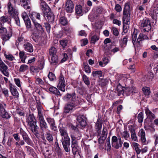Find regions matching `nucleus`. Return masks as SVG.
<instances>
[{
  "label": "nucleus",
  "instance_id": "f257e3e1",
  "mask_svg": "<svg viewBox=\"0 0 158 158\" xmlns=\"http://www.w3.org/2000/svg\"><path fill=\"white\" fill-rule=\"evenodd\" d=\"M64 99L67 101H69L64 107V113H69L73 110L77 105V102L76 99L75 93H73L71 94H67L64 97Z\"/></svg>",
  "mask_w": 158,
  "mask_h": 158
},
{
  "label": "nucleus",
  "instance_id": "f03ea898",
  "mask_svg": "<svg viewBox=\"0 0 158 158\" xmlns=\"http://www.w3.org/2000/svg\"><path fill=\"white\" fill-rule=\"evenodd\" d=\"M32 22L34 27L31 29V37L34 41L38 42L39 37L38 34L43 31V28L41 24L38 23L36 20H35L33 19Z\"/></svg>",
  "mask_w": 158,
  "mask_h": 158
},
{
  "label": "nucleus",
  "instance_id": "7ed1b4c3",
  "mask_svg": "<svg viewBox=\"0 0 158 158\" xmlns=\"http://www.w3.org/2000/svg\"><path fill=\"white\" fill-rule=\"evenodd\" d=\"M123 19L124 25L123 27V32L122 34L123 35V32L126 33L127 32V29L125 28V24L128 25L130 20V11L129 3H125L123 11Z\"/></svg>",
  "mask_w": 158,
  "mask_h": 158
},
{
  "label": "nucleus",
  "instance_id": "20e7f679",
  "mask_svg": "<svg viewBox=\"0 0 158 158\" xmlns=\"http://www.w3.org/2000/svg\"><path fill=\"white\" fill-rule=\"evenodd\" d=\"M138 33V30L135 29L132 35V43L135 48L141 45V42L145 39H146L148 38L146 35L140 34L137 40Z\"/></svg>",
  "mask_w": 158,
  "mask_h": 158
},
{
  "label": "nucleus",
  "instance_id": "39448f33",
  "mask_svg": "<svg viewBox=\"0 0 158 158\" xmlns=\"http://www.w3.org/2000/svg\"><path fill=\"white\" fill-rule=\"evenodd\" d=\"M117 90L118 93V95L120 96L121 94L124 96H128L131 94L135 92L136 90V88L133 86L129 87H127L123 89L121 85H118L117 87Z\"/></svg>",
  "mask_w": 158,
  "mask_h": 158
},
{
  "label": "nucleus",
  "instance_id": "423d86ee",
  "mask_svg": "<svg viewBox=\"0 0 158 158\" xmlns=\"http://www.w3.org/2000/svg\"><path fill=\"white\" fill-rule=\"evenodd\" d=\"M40 6L44 14V16L46 17L48 19L53 18L52 13L51 10L46 3L43 0H40Z\"/></svg>",
  "mask_w": 158,
  "mask_h": 158
},
{
  "label": "nucleus",
  "instance_id": "0eeeda50",
  "mask_svg": "<svg viewBox=\"0 0 158 158\" xmlns=\"http://www.w3.org/2000/svg\"><path fill=\"white\" fill-rule=\"evenodd\" d=\"M71 128L73 130V131L70 135L71 142H77V141L81 139V135L78 128L76 127L71 125Z\"/></svg>",
  "mask_w": 158,
  "mask_h": 158
},
{
  "label": "nucleus",
  "instance_id": "6e6552de",
  "mask_svg": "<svg viewBox=\"0 0 158 158\" xmlns=\"http://www.w3.org/2000/svg\"><path fill=\"white\" fill-rule=\"evenodd\" d=\"M11 2H13L11 1L8 3L7 9L8 12L11 17L18 15L19 13L17 9L14 6Z\"/></svg>",
  "mask_w": 158,
  "mask_h": 158
},
{
  "label": "nucleus",
  "instance_id": "1a4fd4ad",
  "mask_svg": "<svg viewBox=\"0 0 158 158\" xmlns=\"http://www.w3.org/2000/svg\"><path fill=\"white\" fill-rule=\"evenodd\" d=\"M139 25L141 27L144 28V30L146 31H149L152 28L149 19L146 18L141 20L139 23Z\"/></svg>",
  "mask_w": 158,
  "mask_h": 158
},
{
  "label": "nucleus",
  "instance_id": "9d476101",
  "mask_svg": "<svg viewBox=\"0 0 158 158\" xmlns=\"http://www.w3.org/2000/svg\"><path fill=\"white\" fill-rule=\"evenodd\" d=\"M122 141L120 137L117 138L115 136H114L112 138V146L116 149H118L122 147Z\"/></svg>",
  "mask_w": 158,
  "mask_h": 158
},
{
  "label": "nucleus",
  "instance_id": "9b49d317",
  "mask_svg": "<svg viewBox=\"0 0 158 158\" xmlns=\"http://www.w3.org/2000/svg\"><path fill=\"white\" fill-rule=\"evenodd\" d=\"M65 82L64 77L61 74L59 78L57 87L61 91L64 92L65 91Z\"/></svg>",
  "mask_w": 158,
  "mask_h": 158
},
{
  "label": "nucleus",
  "instance_id": "f8f14e48",
  "mask_svg": "<svg viewBox=\"0 0 158 158\" xmlns=\"http://www.w3.org/2000/svg\"><path fill=\"white\" fill-rule=\"evenodd\" d=\"M9 88L12 95L14 96L15 98H18L19 97V94L16 86L11 83H10Z\"/></svg>",
  "mask_w": 158,
  "mask_h": 158
},
{
  "label": "nucleus",
  "instance_id": "ddd939ff",
  "mask_svg": "<svg viewBox=\"0 0 158 158\" xmlns=\"http://www.w3.org/2000/svg\"><path fill=\"white\" fill-rule=\"evenodd\" d=\"M20 134L22 136L23 139L28 145H31L32 141L28 137L27 133L22 128H20L19 131Z\"/></svg>",
  "mask_w": 158,
  "mask_h": 158
},
{
  "label": "nucleus",
  "instance_id": "4468645a",
  "mask_svg": "<svg viewBox=\"0 0 158 158\" xmlns=\"http://www.w3.org/2000/svg\"><path fill=\"white\" fill-rule=\"evenodd\" d=\"M61 141L62 143L63 148L66 152H69L70 151L69 146L70 144V139H61Z\"/></svg>",
  "mask_w": 158,
  "mask_h": 158
},
{
  "label": "nucleus",
  "instance_id": "2eb2a0df",
  "mask_svg": "<svg viewBox=\"0 0 158 158\" xmlns=\"http://www.w3.org/2000/svg\"><path fill=\"white\" fill-rule=\"evenodd\" d=\"M59 131L62 137V139H70L67 132L66 128L63 127L62 125H60L59 126Z\"/></svg>",
  "mask_w": 158,
  "mask_h": 158
},
{
  "label": "nucleus",
  "instance_id": "dca6fc26",
  "mask_svg": "<svg viewBox=\"0 0 158 158\" xmlns=\"http://www.w3.org/2000/svg\"><path fill=\"white\" fill-rule=\"evenodd\" d=\"M107 134L106 127H103L102 135L98 139V142L100 144H102L103 143L107 137Z\"/></svg>",
  "mask_w": 158,
  "mask_h": 158
},
{
  "label": "nucleus",
  "instance_id": "f3484780",
  "mask_svg": "<svg viewBox=\"0 0 158 158\" xmlns=\"http://www.w3.org/2000/svg\"><path fill=\"white\" fill-rule=\"evenodd\" d=\"M8 69V66L4 62L0 64V71L7 77H9V76Z\"/></svg>",
  "mask_w": 158,
  "mask_h": 158
},
{
  "label": "nucleus",
  "instance_id": "a211bd4d",
  "mask_svg": "<svg viewBox=\"0 0 158 158\" xmlns=\"http://www.w3.org/2000/svg\"><path fill=\"white\" fill-rule=\"evenodd\" d=\"M66 10L69 13L73 12L74 8V5L71 0H68L66 1L65 5Z\"/></svg>",
  "mask_w": 158,
  "mask_h": 158
},
{
  "label": "nucleus",
  "instance_id": "6ab92c4d",
  "mask_svg": "<svg viewBox=\"0 0 158 158\" xmlns=\"http://www.w3.org/2000/svg\"><path fill=\"white\" fill-rule=\"evenodd\" d=\"M23 47L26 51L29 52L33 51V48L32 44L27 41L24 42Z\"/></svg>",
  "mask_w": 158,
  "mask_h": 158
},
{
  "label": "nucleus",
  "instance_id": "aec40b11",
  "mask_svg": "<svg viewBox=\"0 0 158 158\" xmlns=\"http://www.w3.org/2000/svg\"><path fill=\"white\" fill-rule=\"evenodd\" d=\"M102 126V123L101 120L98 118L96 124L95 129L98 136H99L101 134Z\"/></svg>",
  "mask_w": 158,
  "mask_h": 158
},
{
  "label": "nucleus",
  "instance_id": "412c9836",
  "mask_svg": "<svg viewBox=\"0 0 158 158\" xmlns=\"http://www.w3.org/2000/svg\"><path fill=\"white\" fill-rule=\"evenodd\" d=\"M86 118L83 115H80L77 117V120L80 125L82 127H85L86 124Z\"/></svg>",
  "mask_w": 158,
  "mask_h": 158
},
{
  "label": "nucleus",
  "instance_id": "4be33fe9",
  "mask_svg": "<svg viewBox=\"0 0 158 158\" xmlns=\"http://www.w3.org/2000/svg\"><path fill=\"white\" fill-rule=\"evenodd\" d=\"M15 152V158H24V154L23 151L20 150L15 148L14 150Z\"/></svg>",
  "mask_w": 158,
  "mask_h": 158
},
{
  "label": "nucleus",
  "instance_id": "5701e85b",
  "mask_svg": "<svg viewBox=\"0 0 158 158\" xmlns=\"http://www.w3.org/2000/svg\"><path fill=\"white\" fill-rule=\"evenodd\" d=\"M138 135L140 137L141 142L143 144H145L146 142L145 133L143 129H141L138 133Z\"/></svg>",
  "mask_w": 158,
  "mask_h": 158
},
{
  "label": "nucleus",
  "instance_id": "b1692460",
  "mask_svg": "<svg viewBox=\"0 0 158 158\" xmlns=\"http://www.w3.org/2000/svg\"><path fill=\"white\" fill-rule=\"evenodd\" d=\"M26 122L27 123L28 125L32 124H36V120L35 119L34 116L33 115L30 114L26 119Z\"/></svg>",
  "mask_w": 158,
  "mask_h": 158
},
{
  "label": "nucleus",
  "instance_id": "393cba45",
  "mask_svg": "<svg viewBox=\"0 0 158 158\" xmlns=\"http://www.w3.org/2000/svg\"><path fill=\"white\" fill-rule=\"evenodd\" d=\"M46 119L48 122L50 124L51 129L55 131L56 130L57 128L55 125L54 119L50 118H47Z\"/></svg>",
  "mask_w": 158,
  "mask_h": 158
},
{
  "label": "nucleus",
  "instance_id": "a878e982",
  "mask_svg": "<svg viewBox=\"0 0 158 158\" xmlns=\"http://www.w3.org/2000/svg\"><path fill=\"white\" fill-rule=\"evenodd\" d=\"M71 147L72 152L73 155H76L77 152H78L79 149L78 142H71Z\"/></svg>",
  "mask_w": 158,
  "mask_h": 158
},
{
  "label": "nucleus",
  "instance_id": "bb28decb",
  "mask_svg": "<svg viewBox=\"0 0 158 158\" xmlns=\"http://www.w3.org/2000/svg\"><path fill=\"white\" fill-rule=\"evenodd\" d=\"M12 35V32L10 31H8L6 33L2 35V38L3 40L6 41L9 40Z\"/></svg>",
  "mask_w": 158,
  "mask_h": 158
},
{
  "label": "nucleus",
  "instance_id": "cd10ccee",
  "mask_svg": "<svg viewBox=\"0 0 158 158\" xmlns=\"http://www.w3.org/2000/svg\"><path fill=\"white\" fill-rule=\"evenodd\" d=\"M40 123V127L41 129H46L47 127V125L45 122L44 117H41L39 118Z\"/></svg>",
  "mask_w": 158,
  "mask_h": 158
},
{
  "label": "nucleus",
  "instance_id": "c85d7f7f",
  "mask_svg": "<svg viewBox=\"0 0 158 158\" xmlns=\"http://www.w3.org/2000/svg\"><path fill=\"white\" fill-rule=\"evenodd\" d=\"M30 16L32 21L33 19L35 20H36L35 18L38 20L40 19V14L38 13L33 12L30 14Z\"/></svg>",
  "mask_w": 158,
  "mask_h": 158
},
{
  "label": "nucleus",
  "instance_id": "c756f323",
  "mask_svg": "<svg viewBox=\"0 0 158 158\" xmlns=\"http://www.w3.org/2000/svg\"><path fill=\"white\" fill-rule=\"evenodd\" d=\"M128 37L125 36L120 40V46L121 48H124L126 46L127 42Z\"/></svg>",
  "mask_w": 158,
  "mask_h": 158
},
{
  "label": "nucleus",
  "instance_id": "7c9ffc66",
  "mask_svg": "<svg viewBox=\"0 0 158 158\" xmlns=\"http://www.w3.org/2000/svg\"><path fill=\"white\" fill-rule=\"evenodd\" d=\"M29 128L34 134L38 133L37 129L38 127L36 125V124H33L29 125Z\"/></svg>",
  "mask_w": 158,
  "mask_h": 158
},
{
  "label": "nucleus",
  "instance_id": "2f4dec72",
  "mask_svg": "<svg viewBox=\"0 0 158 158\" xmlns=\"http://www.w3.org/2000/svg\"><path fill=\"white\" fill-rule=\"evenodd\" d=\"M19 54L20 59L22 62L23 63H25V60L26 59L27 56L25 55L24 52L22 51H20Z\"/></svg>",
  "mask_w": 158,
  "mask_h": 158
},
{
  "label": "nucleus",
  "instance_id": "473e14b6",
  "mask_svg": "<svg viewBox=\"0 0 158 158\" xmlns=\"http://www.w3.org/2000/svg\"><path fill=\"white\" fill-rule=\"evenodd\" d=\"M24 23L26 25L27 30L28 31H30L31 32V29L33 28V27H32V25L31 21L29 19L24 21Z\"/></svg>",
  "mask_w": 158,
  "mask_h": 158
},
{
  "label": "nucleus",
  "instance_id": "72a5a7b5",
  "mask_svg": "<svg viewBox=\"0 0 158 158\" xmlns=\"http://www.w3.org/2000/svg\"><path fill=\"white\" fill-rule=\"evenodd\" d=\"M4 55L6 58L10 61H13L15 59L14 56L9 52H5L4 53Z\"/></svg>",
  "mask_w": 158,
  "mask_h": 158
},
{
  "label": "nucleus",
  "instance_id": "f704fd0d",
  "mask_svg": "<svg viewBox=\"0 0 158 158\" xmlns=\"http://www.w3.org/2000/svg\"><path fill=\"white\" fill-rule=\"evenodd\" d=\"M145 113L147 116L151 119L155 118V115L153 114L148 108H146L145 110Z\"/></svg>",
  "mask_w": 158,
  "mask_h": 158
},
{
  "label": "nucleus",
  "instance_id": "c9c22d12",
  "mask_svg": "<svg viewBox=\"0 0 158 158\" xmlns=\"http://www.w3.org/2000/svg\"><path fill=\"white\" fill-rule=\"evenodd\" d=\"M50 62L51 65H56L58 62V59L57 55L52 56Z\"/></svg>",
  "mask_w": 158,
  "mask_h": 158
},
{
  "label": "nucleus",
  "instance_id": "e433bc0d",
  "mask_svg": "<svg viewBox=\"0 0 158 158\" xmlns=\"http://www.w3.org/2000/svg\"><path fill=\"white\" fill-rule=\"evenodd\" d=\"M131 133V137L132 140L134 141H137V137L135 133V130L134 129L130 130Z\"/></svg>",
  "mask_w": 158,
  "mask_h": 158
},
{
  "label": "nucleus",
  "instance_id": "4c0bfd02",
  "mask_svg": "<svg viewBox=\"0 0 158 158\" xmlns=\"http://www.w3.org/2000/svg\"><path fill=\"white\" fill-rule=\"evenodd\" d=\"M28 69L29 67L27 65L23 64L20 66L19 71L20 72H24L28 70Z\"/></svg>",
  "mask_w": 158,
  "mask_h": 158
},
{
  "label": "nucleus",
  "instance_id": "58836bf2",
  "mask_svg": "<svg viewBox=\"0 0 158 158\" xmlns=\"http://www.w3.org/2000/svg\"><path fill=\"white\" fill-rule=\"evenodd\" d=\"M94 77H102V72L101 71H94L92 73Z\"/></svg>",
  "mask_w": 158,
  "mask_h": 158
},
{
  "label": "nucleus",
  "instance_id": "ea45409f",
  "mask_svg": "<svg viewBox=\"0 0 158 158\" xmlns=\"http://www.w3.org/2000/svg\"><path fill=\"white\" fill-rule=\"evenodd\" d=\"M133 145L137 154H139L141 152V150L139 148L140 145L136 143H133Z\"/></svg>",
  "mask_w": 158,
  "mask_h": 158
},
{
  "label": "nucleus",
  "instance_id": "a19ab883",
  "mask_svg": "<svg viewBox=\"0 0 158 158\" xmlns=\"http://www.w3.org/2000/svg\"><path fill=\"white\" fill-rule=\"evenodd\" d=\"M122 138H124L126 140H127L130 137V134L127 130H125L121 133Z\"/></svg>",
  "mask_w": 158,
  "mask_h": 158
},
{
  "label": "nucleus",
  "instance_id": "79ce46f5",
  "mask_svg": "<svg viewBox=\"0 0 158 158\" xmlns=\"http://www.w3.org/2000/svg\"><path fill=\"white\" fill-rule=\"evenodd\" d=\"M142 90L144 94L145 95H149L150 94V90L148 87H144L143 88Z\"/></svg>",
  "mask_w": 158,
  "mask_h": 158
},
{
  "label": "nucleus",
  "instance_id": "37998d69",
  "mask_svg": "<svg viewBox=\"0 0 158 158\" xmlns=\"http://www.w3.org/2000/svg\"><path fill=\"white\" fill-rule=\"evenodd\" d=\"M26 148L27 153L28 155H33L34 153V149L31 147L28 146L25 147Z\"/></svg>",
  "mask_w": 158,
  "mask_h": 158
},
{
  "label": "nucleus",
  "instance_id": "c03bdc74",
  "mask_svg": "<svg viewBox=\"0 0 158 158\" xmlns=\"http://www.w3.org/2000/svg\"><path fill=\"white\" fill-rule=\"evenodd\" d=\"M8 21V17L3 16L0 18V25L2 26L5 23Z\"/></svg>",
  "mask_w": 158,
  "mask_h": 158
},
{
  "label": "nucleus",
  "instance_id": "a18cd8bd",
  "mask_svg": "<svg viewBox=\"0 0 158 158\" xmlns=\"http://www.w3.org/2000/svg\"><path fill=\"white\" fill-rule=\"evenodd\" d=\"M0 116H1L2 118L6 119L9 118L10 117V115L6 111V110H5L3 112H2V114H0Z\"/></svg>",
  "mask_w": 158,
  "mask_h": 158
},
{
  "label": "nucleus",
  "instance_id": "49530a36",
  "mask_svg": "<svg viewBox=\"0 0 158 158\" xmlns=\"http://www.w3.org/2000/svg\"><path fill=\"white\" fill-rule=\"evenodd\" d=\"M43 108L40 105H38L37 107L38 114L39 118L41 117H43V115L42 113V110Z\"/></svg>",
  "mask_w": 158,
  "mask_h": 158
},
{
  "label": "nucleus",
  "instance_id": "de8ad7c7",
  "mask_svg": "<svg viewBox=\"0 0 158 158\" xmlns=\"http://www.w3.org/2000/svg\"><path fill=\"white\" fill-rule=\"evenodd\" d=\"M21 5L23 6L24 8H26V6L30 4V0H20Z\"/></svg>",
  "mask_w": 158,
  "mask_h": 158
},
{
  "label": "nucleus",
  "instance_id": "09e8293b",
  "mask_svg": "<svg viewBox=\"0 0 158 158\" xmlns=\"http://www.w3.org/2000/svg\"><path fill=\"white\" fill-rule=\"evenodd\" d=\"M127 75H119L118 77V81H122L124 82L127 81Z\"/></svg>",
  "mask_w": 158,
  "mask_h": 158
},
{
  "label": "nucleus",
  "instance_id": "8fccbe9b",
  "mask_svg": "<svg viewBox=\"0 0 158 158\" xmlns=\"http://www.w3.org/2000/svg\"><path fill=\"white\" fill-rule=\"evenodd\" d=\"M76 11L78 15H81L82 13V6L80 5L77 6L76 7Z\"/></svg>",
  "mask_w": 158,
  "mask_h": 158
},
{
  "label": "nucleus",
  "instance_id": "3c124183",
  "mask_svg": "<svg viewBox=\"0 0 158 158\" xmlns=\"http://www.w3.org/2000/svg\"><path fill=\"white\" fill-rule=\"evenodd\" d=\"M19 142L17 141L15 143V145H16V147L17 148H19L21 147V146L25 144V142L24 140H20Z\"/></svg>",
  "mask_w": 158,
  "mask_h": 158
},
{
  "label": "nucleus",
  "instance_id": "603ef678",
  "mask_svg": "<svg viewBox=\"0 0 158 158\" xmlns=\"http://www.w3.org/2000/svg\"><path fill=\"white\" fill-rule=\"evenodd\" d=\"M68 41L67 40H62L60 41V44L63 48H64L67 45Z\"/></svg>",
  "mask_w": 158,
  "mask_h": 158
},
{
  "label": "nucleus",
  "instance_id": "864d4df0",
  "mask_svg": "<svg viewBox=\"0 0 158 158\" xmlns=\"http://www.w3.org/2000/svg\"><path fill=\"white\" fill-rule=\"evenodd\" d=\"M56 49L54 47H52L49 50V53L52 56H56Z\"/></svg>",
  "mask_w": 158,
  "mask_h": 158
},
{
  "label": "nucleus",
  "instance_id": "5fc2aeb1",
  "mask_svg": "<svg viewBox=\"0 0 158 158\" xmlns=\"http://www.w3.org/2000/svg\"><path fill=\"white\" fill-rule=\"evenodd\" d=\"M6 107V104L4 102H1L0 103V114L3 112L5 110V109Z\"/></svg>",
  "mask_w": 158,
  "mask_h": 158
},
{
  "label": "nucleus",
  "instance_id": "6e6d98bb",
  "mask_svg": "<svg viewBox=\"0 0 158 158\" xmlns=\"http://www.w3.org/2000/svg\"><path fill=\"white\" fill-rule=\"evenodd\" d=\"M48 77L50 81H53L56 79L55 74L52 72H50Z\"/></svg>",
  "mask_w": 158,
  "mask_h": 158
},
{
  "label": "nucleus",
  "instance_id": "4d7b16f0",
  "mask_svg": "<svg viewBox=\"0 0 158 158\" xmlns=\"http://www.w3.org/2000/svg\"><path fill=\"white\" fill-rule=\"evenodd\" d=\"M14 81L15 85L21 89V84L22 82L20 81L19 79L17 78H15L14 79Z\"/></svg>",
  "mask_w": 158,
  "mask_h": 158
},
{
  "label": "nucleus",
  "instance_id": "13d9d810",
  "mask_svg": "<svg viewBox=\"0 0 158 158\" xmlns=\"http://www.w3.org/2000/svg\"><path fill=\"white\" fill-rule=\"evenodd\" d=\"M99 39L98 34L94 35L93 36L91 39V41L92 43L94 44L95 42Z\"/></svg>",
  "mask_w": 158,
  "mask_h": 158
},
{
  "label": "nucleus",
  "instance_id": "bf43d9fd",
  "mask_svg": "<svg viewBox=\"0 0 158 158\" xmlns=\"http://www.w3.org/2000/svg\"><path fill=\"white\" fill-rule=\"evenodd\" d=\"M41 65H42V67L41 68L39 67L38 68L36 67L35 66H32L31 68V71L33 72H37L39 71V69H42L43 68L44 66L42 64H41Z\"/></svg>",
  "mask_w": 158,
  "mask_h": 158
},
{
  "label": "nucleus",
  "instance_id": "052dcab7",
  "mask_svg": "<svg viewBox=\"0 0 158 158\" xmlns=\"http://www.w3.org/2000/svg\"><path fill=\"white\" fill-rule=\"evenodd\" d=\"M82 79L84 83L87 85H89L90 84V82L89 78L85 75L84 74L82 76Z\"/></svg>",
  "mask_w": 158,
  "mask_h": 158
},
{
  "label": "nucleus",
  "instance_id": "680f3d73",
  "mask_svg": "<svg viewBox=\"0 0 158 158\" xmlns=\"http://www.w3.org/2000/svg\"><path fill=\"white\" fill-rule=\"evenodd\" d=\"M60 23L63 25H65L67 23V19L64 17H61L60 19Z\"/></svg>",
  "mask_w": 158,
  "mask_h": 158
},
{
  "label": "nucleus",
  "instance_id": "e2e57ef3",
  "mask_svg": "<svg viewBox=\"0 0 158 158\" xmlns=\"http://www.w3.org/2000/svg\"><path fill=\"white\" fill-rule=\"evenodd\" d=\"M49 90L50 92H51L53 94H58V90L55 87L51 86L49 88ZM58 93H59V92H58Z\"/></svg>",
  "mask_w": 158,
  "mask_h": 158
},
{
  "label": "nucleus",
  "instance_id": "0e129e2a",
  "mask_svg": "<svg viewBox=\"0 0 158 158\" xmlns=\"http://www.w3.org/2000/svg\"><path fill=\"white\" fill-rule=\"evenodd\" d=\"M143 114L142 112H141L138 115V119L139 122L141 123L143 121Z\"/></svg>",
  "mask_w": 158,
  "mask_h": 158
},
{
  "label": "nucleus",
  "instance_id": "69168bd1",
  "mask_svg": "<svg viewBox=\"0 0 158 158\" xmlns=\"http://www.w3.org/2000/svg\"><path fill=\"white\" fill-rule=\"evenodd\" d=\"M14 19L15 23L19 26H20V23L19 19V18L18 16V15H16L12 17Z\"/></svg>",
  "mask_w": 158,
  "mask_h": 158
},
{
  "label": "nucleus",
  "instance_id": "338daca9",
  "mask_svg": "<svg viewBox=\"0 0 158 158\" xmlns=\"http://www.w3.org/2000/svg\"><path fill=\"white\" fill-rule=\"evenodd\" d=\"M84 65L85 72L87 73H90L91 71L89 65L86 63H84Z\"/></svg>",
  "mask_w": 158,
  "mask_h": 158
},
{
  "label": "nucleus",
  "instance_id": "774afa93",
  "mask_svg": "<svg viewBox=\"0 0 158 158\" xmlns=\"http://www.w3.org/2000/svg\"><path fill=\"white\" fill-rule=\"evenodd\" d=\"M35 82L37 84L40 85L44 86V85L43 81L40 78H37L36 79Z\"/></svg>",
  "mask_w": 158,
  "mask_h": 158
}]
</instances>
